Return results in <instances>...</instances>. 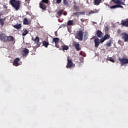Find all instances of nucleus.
Wrapping results in <instances>:
<instances>
[{
	"label": "nucleus",
	"instance_id": "obj_1",
	"mask_svg": "<svg viewBox=\"0 0 128 128\" xmlns=\"http://www.w3.org/2000/svg\"><path fill=\"white\" fill-rule=\"evenodd\" d=\"M10 4L16 10H18L22 4V1L18 0H10Z\"/></svg>",
	"mask_w": 128,
	"mask_h": 128
},
{
	"label": "nucleus",
	"instance_id": "obj_2",
	"mask_svg": "<svg viewBox=\"0 0 128 128\" xmlns=\"http://www.w3.org/2000/svg\"><path fill=\"white\" fill-rule=\"evenodd\" d=\"M76 65L72 62V60L68 59V64L66 66V68H74Z\"/></svg>",
	"mask_w": 128,
	"mask_h": 128
},
{
	"label": "nucleus",
	"instance_id": "obj_3",
	"mask_svg": "<svg viewBox=\"0 0 128 128\" xmlns=\"http://www.w3.org/2000/svg\"><path fill=\"white\" fill-rule=\"evenodd\" d=\"M118 60L120 62L122 66L128 64V59L126 58H118Z\"/></svg>",
	"mask_w": 128,
	"mask_h": 128
},
{
	"label": "nucleus",
	"instance_id": "obj_4",
	"mask_svg": "<svg viewBox=\"0 0 128 128\" xmlns=\"http://www.w3.org/2000/svg\"><path fill=\"white\" fill-rule=\"evenodd\" d=\"M77 38L79 40H82V38H84V32L82 30H79V32L76 34Z\"/></svg>",
	"mask_w": 128,
	"mask_h": 128
},
{
	"label": "nucleus",
	"instance_id": "obj_5",
	"mask_svg": "<svg viewBox=\"0 0 128 128\" xmlns=\"http://www.w3.org/2000/svg\"><path fill=\"white\" fill-rule=\"evenodd\" d=\"M120 24L122 26L128 28V18L124 20H121Z\"/></svg>",
	"mask_w": 128,
	"mask_h": 128
},
{
	"label": "nucleus",
	"instance_id": "obj_6",
	"mask_svg": "<svg viewBox=\"0 0 128 128\" xmlns=\"http://www.w3.org/2000/svg\"><path fill=\"white\" fill-rule=\"evenodd\" d=\"M7 38L8 36H6L4 34H0V40L4 42H8Z\"/></svg>",
	"mask_w": 128,
	"mask_h": 128
},
{
	"label": "nucleus",
	"instance_id": "obj_7",
	"mask_svg": "<svg viewBox=\"0 0 128 128\" xmlns=\"http://www.w3.org/2000/svg\"><path fill=\"white\" fill-rule=\"evenodd\" d=\"M122 40H124V42H128V34L126 32H122Z\"/></svg>",
	"mask_w": 128,
	"mask_h": 128
},
{
	"label": "nucleus",
	"instance_id": "obj_8",
	"mask_svg": "<svg viewBox=\"0 0 128 128\" xmlns=\"http://www.w3.org/2000/svg\"><path fill=\"white\" fill-rule=\"evenodd\" d=\"M112 2H114V4H122L124 6V2H122V0H111Z\"/></svg>",
	"mask_w": 128,
	"mask_h": 128
},
{
	"label": "nucleus",
	"instance_id": "obj_9",
	"mask_svg": "<svg viewBox=\"0 0 128 128\" xmlns=\"http://www.w3.org/2000/svg\"><path fill=\"white\" fill-rule=\"evenodd\" d=\"M39 4L40 8L42 10H46V5L44 4V3L40 2Z\"/></svg>",
	"mask_w": 128,
	"mask_h": 128
},
{
	"label": "nucleus",
	"instance_id": "obj_10",
	"mask_svg": "<svg viewBox=\"0 0 128 128\" xmlns=\"http://www.w3.org/2000/svg\"><path fill=\"white\" fill-rule=\"evenodd\" d=\"M18 62H20V58H16L14 61L13 66H20Z\"/></svg>",
	"mask_w": 128,
	"mask_h": 128
},
{
	"label": "nucleus",
	"instance_id": "obj_11",
	"mask_svg": "<svg viewBox=\"0 0 128 128\" xmlns=\"http://www.w3.org/2000/svg\"><path fill=\"white\" fill-rule=\"evenodd\" d=\"M86 14L84 12H76L73 13V16H78H78H82V14Z\"/></svg>",
	"mask_w": 128,
	"mask_h": 128
},
{
	"label": "nucleus",
	"instance_id": "obj_12",
	"mask_svg": "<svg viewBox=\"0 0 128 128\" xmlns=\"http://www.w3.org/2000/svg\"><path fill=\"white\" fill-rule=\"evenodd\" d=\"M94 44L95 48H98V46H100V39H98V38H96L94 39Z\"/></svg>",
	"mask_w": 128,
	"mask_h": 128
},
{
	"label": "nucleus",
	"instance_id": "obj_13",
	"mask_svg": "<svg viewBox=\"0 0 128 128\" xmlns=\"http://www.w3.org/2000/svg\"><path fill=\"white\" fill-rule=\"evenodd\" d=\"M102 0H93L94 6H100L102 4Z\"/></svg>",
	"mask_w": 128,
	"mask_h": 128
},
{
	"label": "nucleus",
	"instance_id": "obj_14",
	"mask_svg": "<svg viewBox=\"0 0 128 128\" xmlns=\"http://www.w3.org/2000/svg\"><path fill=\"white\" fill-rule=\"evenodd\" d=\"M74 46H75L76 49V50L78 52V50H80L81 48L80 47V44H78V42H74Z\"/></svg>",
	"mask_w": 128,
	"mask_h": 128
},
{
	"label": "nucleus",
	"instance_id": "obj_15",
	"mask_svg": "<svg viewBox=\"0 0 128 128\" xmlns=\"http://www.w3.org/2000/svg\"><path fill=\"white\" fill-rule=\"evenodd\" d=\"M74 10H76V12H78V10H80V6H76V2H74Z\"/></svg>",
	"mask_w": 128,
	"mask_h": 128
},
{
	"label": "nucleus",
	"instance_id": "obj_16",
	"mask_svg": "<svg viewBox=\"0 0 128 128\" xmlns=\"http://www.w3.org/2000/svg\"><path fill=\"white\" fill-rule=\"evenodd\" d=\"M7 42H14V36H7Z\"/></svg>",
	"mask_w": 128,
	"mask_h": 128
},
{
	"label": "nucleus",
	"instance_id": "obj_17",
	"mask_svg": "<svg viewBox=\"0 0 128 128\" xmlns=\"http://www.w3.org/2000/svg\"><path fill=\"white\" fill-rule=\"evenodd\" d=\"M96 36L98 38H102V32L100 30H98L96 32Z\"/></svg>",
	"mask_w": 128,
	"mask_h": 128
},
{
	"label": "nucleus",
	"instance_id": "obj_18",
	"mask_svg": "<svg viewBox=\"0 0 128 128\" xmlns=\"http://www.w3.org/2000/svg\"><path fill=\"white\" fill-rule=\"evenodd\" d=\"M52 42H54V44H58V42H60V38H53Z\"/></svg>",
	"mask_w": 128,
	"mask_h": 128
},
{
	"label": "nucleus",
	"instance_id": "obj_19",
	"mask_svg": "<svg viewBox=\"0 0 128 128\" xmlns=\"http://www.w3.org/2000/svg\"><path fill=\"white\" fill-rule=\"evenodd\" d=\"M64 12V10H60L58 12H57V14L58 16H57V18H60V16H62V14Z\"/></svg>",
	"mask_w": 128,
	"mask_h": 128
},
{
	"label": "nucleus",
	"instance_id": "obj_20",
	"mask_svg": "<svg viewBox=\"0 0 128 128\" xmlns=\"http://www.w3.org/2000/svg\"><path fill=\"white\" fill-rule=\"evenodd\" d=\"M14 28H16V30H20V28H22V24H19L16 25H14Z\"/></svg>",
	"mask_w": 128,
	"mask_h": 128
},
{
	"label": "nucleus",
	"instance_id": "obj_21",
	"mask_svg": "<svg viewBox=\"0 0 128 128\" xmlns=\"http://www.w3.org/2000/svg\"><path fill=\"white\" fill-rule=\"evenodd\" d=\"M61 48L62 50H68L69 48L68 46L66 45H63L61 46Z\"/></svg>",
	"mask_w": 128,
	"mask_h": 128
},
{
	"label": "nucleus",
	"instance_id": "obj_22",
	"mask_svg": "<svg viewBox=\"0 0 128 128\" xmlns=\"http://www.w3.org/2000/svg\"><path fill=\"white\" fill-rule=\"evenodd\" d=\"M42 45L45 47V48H48V46H50V44L48 42H47L46 40H44L42 42Z\"/></svg>",
	"mask_w": 128,
	"mask_h": 128
},
{
	"label": "nucleus",
	"instance_id": "obj_23",
	"mask_svg": "<svg viewBox=\"0 0 128 128\" xmlns=\"http://www.w3.org/2000/svg\"><path fill=\"white\" fill-rule=\"evenodd\" d=\"M67 25L70 26H74V21L72 20H69L67 22Z\"/></svg>",
	"mask_w": 128,
	"mask_h": 128
},
{
	"label": "nucleus",
	"instance_id": "obj_24",
	"mask_svg": "<svg viewBox=\"0 0 128 128\" xmlns=\"http://www.w3.org/2000/svg\"><path fill=\"white\" fill-rule=\"evenodd\" d=\"M24 24H30V22H28V20L26 18H24V22H23Z\"/></svg>",
	"mask_w": 128,
	"mask_h": 128
},
{
	"label": "nucleus",
	"instance_id": "obj_25",
	"mask_svg": "<svg viewBox=\"0 0 128 128\" xmlns=\"http://www.w3.org/2000/svg\"><path fill=\"white\" fill-rule=\"evenodd\" d=\"M0 24L1 26H4V18H0Z\"/></svg>",
	"mask_w": 128,
	"mask_h": 128
},
{
	"label": "nucleus",
	"instance_id": "obj_26",
	"mask_svg": "<svg viewBox=\"0 0 128 128\" xmlns=\"http://www.w3.org/2000/svg\"><path fill=\"white\" fill-rule=\"evenodd\" d=\"M22 52H23L24 54L25 55L28 54V52H30V51L28 50V48H24Z\"/></svg>",
	"mask_w": 128,
	"mask_h": 128
},
{
	"label": "nucleus",
	"instance_id": "obj_27",
	"mask_svg": "<svg viewBox=\"0 0 128 128\" xmlns=\"http://www.w3.org/2000/svg\"><path fill=\"white\" fill-rule=\"evenodd\" d=\"M35 44H38L40 42V38L38 36H36L35 39L34 40Z\"/></svg>",
	"mask_w": 128,
	"mask_h": 128
},
{
	"label": "nucleus",
	"instance_id": "obj_28",
	"mask_svg": "<svg viewBox=\"0 0 128 128\" xmlns=\"http://www.w3.org/2000/svg\"><path fill=\"white\" fill-rule=\"evenodd\" d=\"M28 34V30H26V29L24 32L22 34V36H26Z\"/></svg>",
	"mask_w": 128,
	"mask_h": 128
},
{
	"label": "nucleus",
	"instance_id": "obj_29",
	"mask_svg": "<svg viewBox=\"0 0 128 128\" xmlns=\"http://www.w3.org/2000/svg\"><path fill=\"white\" fill-rule=\"evenodd\" d=\"M103 38L105 39L106 40H108L110 38V36L108 34H106Z\"/></svg>",
	"mask_w": 128,
	"mask_h": 128
},
{
	"label": "nucleus",
	"instance_id": "obj_30",
	"mask_svg": "<svg viewBox=\"0 0 128 128\" xmlns=\"http://www.w3.org/2000/svg\"><path fill=\"white\" fill-rule=\"evenodd\" d=\"M80 56H86V53H84V52L82 51L80 52Z\"/></svg>",
	"mask_w": 128,
	"mask_h": 128
},
{
	"label": "nucleus",
	"instance_id": "obj_31",
	"mask_svg": "<svg viewBox=\"0 0 128 128\" xmlns=\"http://www.w3.org/2000/svg\"><path fill=\"white\" fill-rule=\"evenodd\" d=\"M118 8V4H116V5H114V6H110V8L111 10H114V8Z\"/></svg>",
	"mask_w": 128,
	"mask_h": 128
},
{
	"label": "nucleus",
	"instance_id": "obj_32",
	"mask_svg": "<svg viewBox=\"0 0 128 128\" xmlns=\"http://www.w3.org/2000/svg\"><path fill=\"white\" fill-rule=\"evenodd\" d=\"M42 3L43 4H48V0H42Z\"/></svg>",
	"mask_w": 128,
	"mask_h": 128
},
{
	"label": "nucleus",
	"instance_id": "obj_33",
	"mask_svg": "<svg viewBox=\"0 0 128 128\" xmlns=\"http://www.w3.org/2000/svg\"><path fill=\"white\" fill-rule=\"evenodd\" d=\"M63 2L65 6H68V3L66 0H63Z\"/></svg>",
	"mask_w": 128,
	"mask_h": 128
},
{
	"label": "nucleus",
	"instance_id": "obj_34",
	"mask_svg": "<svg viewBox=\"0 0 128 128\" xmlns=\"http://www.w3.org/2000/svg\"><path fill=\"white\" fill-rule=\"evenodd\" d=\"M117 8H124V6L120 5V4H117Z\"/></svg>",
	"mask_w": 128,
	"mask_h": 128
},
{
	"label": "nucleus",
	"instance_id": "obj_35",
	"mask_svg": "<svg viewBox=\"0 0 128 128\" xmlns=\"http://www.w3.org/2000/svg\"><path fill=\"white\" fill-rule=\"evenodd\" d=\"M108 60H110V62H114V58H110Z\"/></svg>",
	"mask_w": 128,
	"mask_h": 128
},
{
	"label": "nucleus",
	"instance_id": "obj_36",
	"mask_svg": "<svg viewBox=\"0 0 128 128\" xmlns=\"http://www.w3.org/2000/svg\"><path fill=\"white\" fill-rule=\"evenodd\" d=\"M80 62H84V58L80 57Z\"/></svg>",
	"mask_w": 128,
	"mask_h": 128
},
{
	"label": "nucleus",
	"instance_id": "obj_37",
	"mask_svg": "<svg viewBox=\"0 0 128 128\" xmlns=\"http://www.w3.org/2000/svg\"><path fill=\"white\" fill-rule=\"evenodd\" d=\"M100 12L99 10H94V14H98Z\"/></svg>",
	"mask_w": 128,
	"mask_h": 128
},
{
	"label": "nucleus",
	"instance_id": "obj_38",
	"mask_svg": "<svg viewBox=\"0 0 128 128\" xmlns=\"http://www.w3.org/2000/svg\"><path fill=\"white\" fill-rule=\"evenodd\" d=\"M106 40V39L104 38V37L100 40V42H104Z\"/></svg>",
	"mask_w": 128,
	"mask_h": 128
},
{
	"label": "nucleus",
	"instance_id": "obj_39",
	"mask_svg": "<svg viewBox=\"0 0 128 128\" xmlns=\"http://www.w3.org/2000/svg\"><path fill=\"white\" fill-rule=\"evenodd\" d=\"M106 46H110L112 44H110V42H108L106 44Z\"/></svg>",
	"mask_w": 128,
	"mask_h": 128
},
{
	"label": "nucleus",
	"instance_id": "obj_40",
	"mask_svg": "<svg viewBox=\"0 0 128 128\" xmlns=\"http://www.w3.org/2000/svg\"><path fill=\"white\" fill-rule=\"evenodd\" d=\"M56 4H60L62 2V0H56Z\"/></svg>",
	"mask_w": 128,
	"mask_h": 128
},
{
	"label": "nucleus",
	"instance_id": "obj_41",
	"mask_svg": "<svg viewBox=\"0 0 128 128\" xmlns=\"http://www.w3.org/2000/svg\"><path fill=\"white\" fill-rule=\"evenodd\" d=\"M95 14L94 11V10H91L90 12H89L88 14Z\"/></svg>",
	"mask_w": 128,
	"mask_h": 128
},
{
	"label": "nucleus",
	"instance_id": "obj_42",
	"mask_svg": "<svg viewBox=\"0 0 128 128\" xmlns=\"http://www.w3.org/2000/svg\"><path fill=\"white\" fill-rule=\"evenodd\" d=\"M117 32L118 34H120L122 32V30L119 29L118 30Z\"/></svg>",
	"mask_w": 128,
	"mask_h": 128
},
{
	"label": "nucleus",
	"instance_id": "obj_43",
	"mask_svg": "<svg viewBox=\"0 0 128 128\" xmlns=\"http://www.w3.org/2000/svg\"><path fill=\"white\" fill-rule=\"evenodd\" d=\"M84 38H86V40H88V35H86V34H85L84 35Z\"/></svg>",
	"mask_w": 128,
	"mask_h": 128
},
{
	"label": "nucleus",
	"instance_id": "obj_44",
	"mask_svg": "<svg viewBox=\"0 0 128 128\" xmlns=\"http://www.w3.org/2000/svg\"><path fill=\"white\" fill-rule=\"evenodd\" d=\"M63 14L64 16H66V14H68V13L66 12H63Z\"/></svg>",
	"mask_w": 128,
	"mask_h": 128
},
{
	"label": "nucleus",
	"instance_id": "obj_45",
	"mask_svg": "<svg viewBox=\"0 0 128 128\" xmlns=\"http://www.w3.org/2000/svg\"><path fill=\"white\" fill-rule=\"evenodd\" d=\"M39 46H40V43H37V48H38Z\"/></svg>",
	"mask_w": 128,
	"mask_h": 128
},
{
	"label": "nucleus",
	"instance_id": "obj_46",
	"mask_svg": "<svg viewBox=\"0 0 128 128\" xmlns=\"http://www.w3.org/2000/svg\"><path fill=\"white\" fill-rule=\"evenodd\" d=\"M61 26H62V28H64V26H66V24H62L61 25Z\"/></svg>",
	"mask_w": 128,
	"mask_h": 128
},
{
	"label": "nucleus",
	"instance_id": "obj_47",
	"mask_svg": "<svg viewBox=\"0 0 128 128\" xmlns=\"http://www.w3.org/2000/svg\"><path fill=\"white\" fill-rule=\"evenodd\" d=\"M81 22H84V19H80Z\"/></svg>",
	"mask_w": 128,
	"mask_h": 128
},
{
	"label": "nucleus",
	"instance_id": "obj_48",
	"mask_svg": "<svg viewBox=\"0 0 128 128\" xmlns=\"http://www.w3.org/2000/svg\"><path fill=\"white\" fill-rule=\"evenodd\" d=\"M122 41L121 40H118V42L120 44Z\"/></svg>",
	"mask_w": 128,
	"mask_h": 128
},
{
	"label": "nucleus",
	"instance_id": "obj_49",
	"mask_svg": "<svg viewBox=\"0 0 128 128\" xmlns=\"http://www.w3.org/2000/svg\"><path fill=\"white\" fill-rule=\"evenodd\" d=\"M25 0L28 1V0Z\"/></svg>",
	"mask_w": 128,
	"mask_h": 128
}]
</instances>
